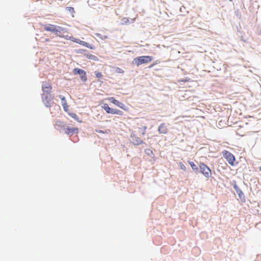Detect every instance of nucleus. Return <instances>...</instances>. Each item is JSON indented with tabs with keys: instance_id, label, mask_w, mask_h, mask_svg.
I'll return each mask as SVG.
<instances>
[{
	"instance_id": "1",
	"label": "nucleus",
	"mask_w": 261,
	"mask_h": 261,
	"mask_svg": "<svg viewBox=\"0 0 261 261\" xmlns=\"http://www.w3.org/2000/svg\"><path fill=\"white\" fill-rule=\"evenodd\" d=\"M56 35L61 38H63L66 40L72 41L73 38L72 36L68 35V30L67 29L58 27L55 32Z\"/></svg>"
},
{
	"instance_id": "2",
	"label": "nucleus",
	"mask_w": 261,
	"mask_h": 261,
	"mask_svg": "<svg viewBox=\"0 0 261 261\" xmlns=\"http://www.w3.org/2000/svg\"><path fill=\"white\" fill-rule=\"evenodd\" d=\"M152 59L153 58L151 56H140L135 58L134 62L137 66H139L143 64L150 62Z\"/></svg>"
},
{
	"instance_id": "3",
	"label": "nucleus",
	"mask_w": 261,
	"mask_h": 261,
	"mask_svg": "<svg viewBox=\"0 0 261 261\" xmlns=\"http://www.w3.org/2000/svg\"><path fill=\"white\" fill-rule=\"evenodd\" d=\"M223 157L227 160L228 163L232 166L235 165L236 158L233 154L227 150L222 151Z\"/></svg>"
},
{
	"instance_id": "4",
	"label": "nucleus",
	"mask_w": 261,
	"mask_h": 261,
	"mask_svg": "<svg viewBox=\"0 0 261 261\" xmlns=\"http://www.w3.org/2000/svg\"><path fill=\"white\" fill-rule=\"evenodd\" d=\"M199 168L201 173L206 178H208L212 176V172L210 169L204 163L199 164Z\"/></svg>"
},
{
	"instance_id": "5",
	"label": "nucleus",
	"mask_w": 261,
	"mask_h": 261,
	"mask_svg": "<svg viewBox=\"0 0 261 261\" xmlns=\"http://www.w3.org/2000/svg\"><path fill=\"white\" fill-rule=\"evenodd\" d=\"M107 99L113 103L114 105L118 106L120 108L124 110H127V108L126 107V106L122 102H120L118 100H116L114 97H108Z\"/></svg>"
},
{
	"instance_id": "6",
	"label": "nucleus",
	"mask_w": 261,
	"mask_h": 261,
	"mask_svg": "<svg viewBox=\"0 0 261 261\" xmlns=\"http://www.w3.org/2000/svg\"><path fill=\"white\" fill-rule=\"evenodd\" d=\"M52 87L50 84L46 82L44 83L42 86V89L44 93L49 94L51 92Z\"/></svg>"
},
{
	"instance_id": "7",
	"label": "nucleus",
	"mask_w": 261,
	"mask_h": 261,
	"mask_svg": "<svg viewBox=\"0 0 261 261\" xmlns=\"http://www.w3.org/2000/svg\"><path fill=\"white\" fill-rule=\"evenodd\" d=\"M79 132V129L75 127H68L66 130L65 133L69 136H72L74 134H77Z\"/></svg>"
},
{
	"instance_id": "8",
	"label": "nucleus",
	"mask_w": 261,
	"mask_h": 261,
	"mask_svg": "<svg viewBox=\"0 0 261 261\" xmlns=\"http://www.w3.org/2000/svg\"><path fill=\"white\" fill-rule=\"evenodd\" d=\"M72 41L73 42H76L77 43H79V44H80L84 46H86L88 48H89L90 49H94V47H92L90 44H89V43H88L87 42H85V41H81L79 39H76L75 38L73 37V39H72Z\"/></svg>"
},
{
	"instance_id": "9",
	"label": "nucleus",
	"mask_w": 261,
	"mask_h": 261,
	"mask_svg": "<svg viewBox=\"0 0 261 261\" xmlns=\"http://www.w3.org/2000/svg\"><path fill=\"white\" fill-rule=\"evenodd\" d=\"M58 28V26H56L53 24H48L44 26V30L47 31H50L53 33H55L56 30Z\"/></svg>"
},
{
	"instance_id": "10",
	"label": "nucleus",
	"mask_w": 261,
	"mask_h": 261,
	"mask_svg": "<svg viewBox=\"0 0 261 261\" xmlns=\"http://www.w3.org/2000/svg\"><path fill=\"white\" fill-rule=\"evenodd\" d=\"M158 131L161 134H166L168 132V128L165 123H162L159 126Z\"/></svg>"
},
{
	"instance_id": "11",
	"label": "nucleus",
	"mask_w": 261,
	"mask_h": 261,
	"mask_svg": "<svg viewBox=\"0 0 261 261\" xmlns=\"http://www.w3.org/2000/svg\"><path fill=\"white\" fill-rule=\"evenodd\" d=\"M132 143L135 145H139L143 143V141L140 139L139 137L135 136H132Z\"/></svg>"
},
{
	"instance_id": "12",
	"label": "nucleus",
	"mask_w": 261,
	"mask_h": 261,
	"mask_svg": "<svg viewBox=\"0 0 261 261\" xmlns=\"http://www.w3.org/2000/svg\"><path fill=\"white\" fill-rule=\"evenodd\" d=\"M60 97L62 100V105L65 111L67 112L68 106L65 97L62 95H60Z\"/></svg>"
},
{
	"instance_id": "13",
	"label": "nucleus",
	"mask_w": 261,
	"mask_h": 261,
	"mask_svg": "<svg viewBox=\"0 0 261 261\" xmlns=\"http://www.w3.org/2000/svg\"><path fill=\"white\" fill-rule=\"evenodd\" d=\"M42 100H43V103L46 107H48L50 106V99H48L47 95H45V94H43V96H42Z\"/></svg>"
},
{
	"instance_id": "14",
	"label": "nucleus",
	"mask_w": 261,
	"mask_h": 261,
	"mask_svg": "<svg viewBox=\"0 0 261 261\" xmlns=\"http://www.w3.org/2000/svg\"><path fill=\"white\" fill-rule=\"evenodd\" d=\"M82 73L80 74L81 80L82 82H85L87 80L86 72L83 70Z\"/></svg>"
},
{
	"instance_id": "15",
	"label": "nucleus",
	"mask_w": 261,
	"mask_h": 261,
	"mask_svg": "<svg viewBox=\"0 0 261 261\" xmlns=\"http://www.w3.org/2000/svg\"><path fill=\"white\" fill-rule=\"evenodd\" d=\"M102 108L106 111V112L108 114H111L112 112V109L110 108L108 104H104Z\"/></svg>"
},
{
	"instance_id": "16",
	"label": "nucleus",
	"mask_w": 261,
	"mask_h": 261,
	"mask_svg": "<svg viewBox=\"0 0 261 261\" xmlns=\"http://www.w3.org/2000/svg\"><path fill=\"white\" fill-rule=\"evenodd\" d=\"M69 115L72 117L74 119H75V120H76L77 121L79 122H81L82 121L80 120H79V117L77 116V115L75 114V113H69Z\"/></svg>"
},
{
	"instance_id": "17",
	"label": "nucleus",
	"mask_w": 261,
	"mask_h": 261,
	"mask_svg": "<svg viewBox=\"0 0 261 261\" xmlns=\"http://www.w3.org/2000/svg\"><path fill=\"white\" fill-rule=\"evenodd\" d=\"M112 112L111 113V114H117V115H123V112L119 110L112 109Z\"/></svg>"
},
{
	"instance_id": "18",
	"label": "nucleus",
	"mask_w": 261,
	"mask_h": 261,
	"mask_svg": "<svg viewBox=\"0 0 261 261\" xmlns=\"http://www.w3.org/2000/svg\"><path fill=\"white\" fill-rule=\"evenodd\" d=\"M188 163L193 170H195V171L198 170V168L197 166L194 164V162H191V161H189Z\"/></svg>"
},
{
	"instance_id": "19",
	"label": "nucleus",
	"mask_w": 261,
	"mask_h": 261,
	"mask_svg": "<svg viewBox=\"0 0 261 261\" xmlns=\"http://www.w3.org/2000/svg\"><path fill=\"white\" fill-rule=\"evenodd\" d=\"M83 70L82 69H80V68H74L73 70V73L74 74V75H76V74H79L83 73L82 72V71Z\"/></svg>"
},
{
	"instance_id": "20",
	"label": "nucleus",
	"mask_w": 261,
	"mask_h": 261,
	"mask_svg": "<svg viewBox=\"0 0 261 261\" xmlns=\"http://www.w3.org/2000/svg\"><path fill=\"white\" fill-rule=\"evenodd\" d=\"M83 70L82 69H80V68H74L73 70V73L74 74V75H76V74H79L83 73L82 72V71Z\"/></svg>"
},
{
	"instance_id": "21",
	"label": "nucleus",
	"mask_w": 261,
	"mask_h": 261,
	"mask_svg": "<svg viewBox=\"0 0 261 261\" xmlns=\"http://www.w3.org/2000/svg\"><path fill=\"white\" fill-rule=\"evenodd\" d=\"M86 57L89 59H91L93 60H97V58L94 55H93L91 54H88L86 55Z\"/></svg>"
},
{
	"instance_id": "22",
	"label": "nucleus",
	"mask_w": 261,
	"mask_h": 261,
	"mask_svg": "<svg viewBox=\"0 0 261 261\" xmlns=\"http://www.w3.org/2000/svg\"><path fill=\"white\" fill-rule=\"evenodd\" d=\"M55 126H58V127H64V124H63V122H61V121H57L56 124H55Z\"/></svg>"
},
{
	"instance_id": "23",
	"label": "nucleus",
	"mask_w": 261,
	"mask_h": 261,
	"mask_svg": "<svg viewBox=\"0 0 261 261\" xmlns=\"http://www.w3.org/2000/svg\"><path fill=\"white\" fill-rule=\"evenodd\" d=\"M179 166L180 169L181 170H182L183 171H185L187 170L186 167L185 166V165L184 164H182V163L179 162Z\"/></svg>"
},
{
	"instance_id": "24",
	"label": "nucleus",
	"mask_w": 261,
	"mask_h": 261,
	"mask_svg": "<svg viewBox=\"0 0 261 261\" xmlns=\"http://www.w3.org/2000/svg\"><path fill=\"white\" fill-rule=\"evenodd\" d=\"M95 74L96 77L98 79H101L103 76L102 73L99 71H95Z\"/></svg>"
},
{
	"instance_id": "25",
	"label": "nucleus",
	"mask_w": 261,
	"mask_h": 261,
	"mask_svg": "<svg viewBox=\"0 0 261 261\" xmlns=\"http://www.w3.org/2000/svg\"><path fill=\"white\" fill-rule=\"evenodd\" d=\"M95 131L97 133H98L108 134L110 132V130H107L103 131V130H102L96 129Z\"/></svg>"
},
{
	"instance_id": "26",
	"label": "nucleus",
	"mask_w": 261,
	"mask_h": 261,
	"mask_svg": "<svg viewBox=\"0 0 261 261\" xmlns=\"http://www.w3.org/2000/svg\"><path fill=\"white\" fill-rule=\"evenodd\" d=\"M116 70H117V71L119 73H122L124 72L122 69H121V68H117Z\"/></svg>"
},
{
	"instance_id": "27",
	"label": "nucleus",
	"mask_w": 261,
	"mask_h": 261,
	"mask_svg": "<svg viewBox=\"0 0 261 261\" xmlns=\"http://www.w3.org/2000/svg\"><path fill=\"white\" fill-rule=\"evenodd\" d=\"M239 197L240 198H241L242 197V195L244 196V194L242 192H240V193L239 194Z\"/></svg>"
},
{
	"instance_id": "28",
	"label": "nucleus",
	"mask_w": 261,
	"mask_h": 261,
	"mask_svg": "<svg viewBox=\"0 0 261 261\" xmlns=\"http://www.w3.org/2000/svg\"><path fill=\"white\" fill-rule=\"evenodd\" d=\"M155 64V63H153V64H152L150 65L149 66V68H150L153 67V66H154Z\"/></svg>"
},
{
	"instance_id": "29",
	"label": "nucleus",
	"mask_w": 261,
	"mask_h": 261,
	"mask_svg": "<svg viewBox=\"0 0 261 261\" xmlns=\"http://www.w3.org/2000/svg\"><path fill=\"white\" fill-rule=\"evenodd\" d=\"M187 117V116H181V117H182V118H185V117Z\"/></svg>"
},
{
	"instance_id": "30",
	"label": "nucleus",
	"mask_w": 261,
	"mask_h": 261,
	"mask_svg": "<svg viewBox=\"0 0 261 261\" xmlns=\"http://www.w3.org/2000/svg\"><path fill=\"white\" fill-rule=\"evenodd\" d=\"M69 8L70 9H72V10L73 11V8H72V7H70V8Z\"/></svg>"
},
{
	"instance_id": "31",
	"label": "nucleus",
	"mask_w": 261,
	"mask_h": 261,
	"mask_svg": "<svg viewBox=\"0 0 261 261\" xmlns=\"http://www.w3.org/2000/svg\"><path fill=\"white\" fill-rule=\"evenodd\" d=\"M259 170L261 171V166L259 167Z\"/></svg>"
},
{
	"instance_id": "32",
	"label": "nucleus",
	"mask_w": 261,
	"mask_h": 261,
	"mask_svg": "<svg viewBox=\"0 0 261 261\" xmlns=\"http://www.w3.org/2000/svg\"><path fill=\"white\" fill-rule=\"evenodd\" d=\"M230 1H231L232 0H229Z\"/></svg>"
}]
</instances>
